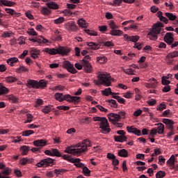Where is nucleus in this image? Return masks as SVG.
<instances>
[{"label": "nucleus", "instance_id": "obj_1", "mask_svg": "<svg viewBox=\"0 0 178 178\" xmlns=\"http://www.w3.org/2000/svg\"><path fill=\"white\" fill-rule=\"evenodd\" d=\"M91 146V142L88 139H85L82 143H77L75 145H71L66 147L64 152L72 154L73 155H80L83 152L88 151V147Z\"/></svg>", "mask_w": 178, "mask_h": 178}, {"label": "nucleus", "instance_id": "obj_2", "mask_svg": "<svg viewBox=\"0 0 178 178\" xmlns=\"http://www.w3.org/2000/svg\"><path fill=\"white\" fill-rule=\"evenodd\" d=\"M97 78L98 80L95 79L93 81L95 86H101V84H102L106 87H109L111 86V84H112V80H113L112 76H111V74L106 72H99Z\"/></svg>", "mask_w": 178, "mask_h": 178}, {"label": "nucleus", "instance_id": "obj_3", "mask_svg": "<svg viewBox=\"0 0 178 178\" xmlns=\"http://www.w3.org/2000/svg\"><path fill=\"white\" fill-rule=\"evenodd\" d=\"M93 120L95 122H99V129L100 133L103 134H108V133H111V128H109V123H108V120L104 117H94Z\"/></svg>", "mask_w": 178, "mask_h": 178}, {"label": "nucleus", "instance_id": "obj_4", "mask_svg": "<svg viewBox=\"0 0 178 178\" xmlns=\"http://www.w3.org/2000/svg\"><path fill=\"white\" fill-rule=\"evenodd\" d=\"M44 51L50 55H62L63 56L70 52V49L60 46L56 49L45 48Z\"/></svg>", "mask_w": 178, "mask_h": 178}, {"label": "nucleus", "instance_id": "obj_5", "mask_svg": "<svg viewBox=\"0 0 178 178\" xmlns=\"http://www.w3.org/2000/svg\"><path fill=\"white\" fill-rule=\"evenodd\" d=\"M162 27H163V24L161 22L156 24L152 28V30L147 34L148 38H149V40H153L154 41L157 40L158 34L161 33Z\"/></svg>", "mask_w": 178, "mask_h": 178}, {"label": "nucleus", "instance_id": "obj_6", "mask_svg": "<svg viewBox=\"0 0 178 178\" xmlns=\"http://www.w3.org/2000/svg\"><path fill=\"white\" fill-rule=\"evenodd\" d=\"M53 165L54 159L51 158H47L41 160L40 162L36 164V166H38V168H42V166L47 168V166H52Z\"/></svg>", "mask_w": 178, "mask_h": 178}, {"label": "nucleus", "instance_id": "obj_7", "mask_svg": "<svg viewBox=\"0 0 178 178\" xmlns=\"http://www.w3.org/2000/svg\"><path fill=\"white\" fill-rule=\"evenodd\" d=\"M63 67L69 72V73H72V74H76L77 73V70L74 68V65L71 64L70 61L65 60L63 62Z\"/></svg>", "mask_w": 178, "mask_h": 178}, {"label": "nucleus", "instance_id": "obj_8", "mask_svg": "<svg viewBox=\"0 0 178 178\" xmlns=\"http://www.w3.org/2000/svg\"><path fill=\"white\" fill-rule=\"evenodd\" d=\"M65 29L67 31L74 33L78 30L77 25L74 21H70L65 24Z\"/></svg>", "mask_w": 178, "mask_h": 178}, {"label": "nucleus", "instance_id": "obj_9", "mask_svg": "<svg viewBox=\"0 0 178 178\" xmlns=\"http://www.w3.org/2000/svg\"><path fill=\"white\" fill-rule=\"evenodd\" d=\"M80 99V97L64 95V101H67V102H74V104H77V102H79Z\"/></svg>", "mask_w": 178, "mask_h": 178}, {"label": "nucleus", "instance_id": "obj_10", "mask_svg": "<svg viewBox=\"0 0 178 178\" xmlns=\"http://www.w3.org/2000/svg\"><path fill=\"white\" fill-rule=\"evenodd\" d=\"M108 116L113 119H116V120H120V119H124V118H126V112L120 111L118 113H111L108 114Z\"/></svg>", "mask_w": 178, "mask_h": 178}, {"label": "nucleus", "instance_id": "obj_11", "mask_svg": "<svg viewBox=\"0 0 178 178\" xmlns=\"http://www.w3.org/2000/svg\"><path fill=\"white\" fill-rule=\"evenodd\" d=\"M164 41L168 45H172L173 41H175V38H173V33L171 32L167 33L164 36Z\"/></svg>", "mask_w": 178, "mask_h": 178}, {"label": "nucleus", "instance_id": "obj_12", "mask_svg": "<svg viewBox=\"0 0 178 178\" xmlns=\"http://www.w3.org/2000/svg\"><path fill=\"white\" fill-rule=\"evenodd\" d=\"M163 123L166 124L167 129H169V130L172 131L174 127L173 125L175 124V122L172 120H169L168 118H163L162 120Z\"/></svg>", "mask_w": 178, "mask_h": 178}, {"label": "nucleus", "instance_id": "obj_13", "mask_svg": "<svg viewBox=\"0 0 178 178\" xmlns=\"http://www.w3.org/2000/svg\"><path fill=\"white\" fill-rule=\"evenodd\" d=\"M0 172V178H10V175L12 173V169L9 168H4L3 170Z\"/></svg>", "mask_w": 178, "mask_h": 178}, {"label": "nucleus", "instance_id": "obj_14", "mask_svg": "<svg viewBox=\"0 0 178 178\" xmlns=\"http://www.w3.org/2000/svg\"><path fill=\"white\" fill-rule=\"evenodd\" d=\"M38 81L29 79L26 83V86L32 88H38Z\"/></svg>", "mask_w": 178, "mask_h": 178}, {"label": "nucleus", "instance_id": "obj_15", "mask_svg": "<svg viewBox=\"0 0 178 178\" xmlns=\"http://www.w3.org/2000/svg\"><path fill=\"white\" fill-rule=\"evenodd\" d=\"M102 94L106 97H109V95H112V97H113V95H119V93L112 92V89L111 88H106L104 90H102Z\"/></svg>", "mask_w": 178, "mask_h": 178}, {"label": "nucleus", "instance_id": "obj_16", "mask_svg": "<svg viewBox=\"0 0 178 178\" xmlns=\"http://www.w3.org/2000/svg\"><path fill=\"white\" fill-rule=\"evenodd\" d=\"M33 145H35V147H40L41 148H42V147H45L47 145V140L44 139L34 140Z\"/></svg>", "mask_w": 178, "mask_h": 178}, {"label": "nucleus", "instance_id": "obj_17", "mask_svg": "<svg viewBox=\"0 0 178 178\" xmlns=\"http://www.w3.org/2000/svg\"><path fill=\"white\" fill-rule=\"evenodd\" d=\"M86 44L88 45V47H90V49L94 50L99 49V48L101 47V44L93 42H86Z\"/></svg>", "mask_w": 178, "mask_h": 178}, {"label": "nucleus", "instance_id": "obj_18", "mask_svg": "<svg viewBox=\"0 0 178 178\" xmlns=\"http://www.w3.org/2000/svg\"><path fill=\"white\" fill-rule=\"evenodd\" d=\"M81 159H74L72 161V163H74V165L76 168H81V169H83L86 165H84V163L81 162Z\"/></svg>", "mask_w": 178, "mask_h": 178}, {"label": "nucleus", "instance_id": "obj_19", "mask_svg": "<svg viewBox=\"0 0 178 178\" xmlns=\"http://www.w3.org/2000/svg\"><path fill=\"white\" fill-rule=\"evenodd\" d=\"M109 34H111V35H114L115 37H120V35L123 34V31L118 29H111L110 31Z\"/></svg>", "mask_w": 178, "mask_h": 178}, {"label": "nucleus", "instance_id": "obj_20", "mask_svg": "<svg viewBox=\"0 0 178 178\" xmlns=\"http://www.w3.org/2000/svg\"><path fill=\"white\" fill-rule=\"evenodd\" d=\"M83 66L86 73L92 72V65L90 63H83Z\"/></svg>", "mask_w": 178, "mask_h": 178}, {"label": "nucleus", "instance_id": "obj_21", "mask_svg": "<svg viewBox=\"0 0 178 178\" xmlns=\"http://www.w3.org/2000/svg\"><path fill=\"white\" fill-rule=\"evenodd\" d=\"M54 98L56 99V101H58L59 102H63L65 95L63 93L57 92L54 94Z\"/></svg>", "mask_w": 178, "mask_h": 178}, {"label": "nucleus", "instance_id": "obj_22", "mask_svg": "<svg viewBox=\"0 0 178 178\" xmlns=\"http://www.w3.org/2000/svg\"><path fill=\"white\" fill-rule=\"evenodd\" d=\"M31 56L33 59H37L38 58V56L40 55V50H38L37 49H33L30 51Z\"/></svg>", "mask_w": 178, "mask_h": 178}, {"label": "nucleus", "instance_id": "obj_23", "mask_svg": "<svg viewBox=\"0 0 178 178\" xmlns=\"http://www.w3.org/2000/svg\"><path fill=\"white\" fill-rule=\"evenodd\" d=\"M114 140L116 143H124L127 140V137L126 136H115Z\"/></svg>", "mask_w": 178, "mask_h": 178}, {"label": "nucleus", "instance_id": "obj_24", "mask_svg": "<svg viewBox=\"0 0 178 178\" xmlns=\"http://www.w3.org/2000/svg\"><path fill=\"white\" fill-rule=\"evenodd\" d=\"M108 119L110 120V122H112V123L114 124V126L115 127H123V124L122 123H119L118 122H119V120H116V119L113 118L110 116H108Z\"/></svg>", "mask_w": 178, "mask_h": 178}, {"label": "nucleus", "instance_id": "obj_25", "mask_svg": "<svg viewBox=\"0 0 178 178\" xmlns=\"http://www.w3.org/2000/svg\"><path fill=\"white\" fill-rule=\"evenodd\" d=\"M0 5L2 6H14L15 2L10 1L9 0H0Z\"/></svg>", "mask_w": 178, "mask_h": 178}, {"label": "nucleus", "instance_id": "obj_26", "mask_svg": "<svg viewBox=\"0 0 178 178\" xmlns=\"http://www.w3.org/2000/svg\"><path fill=\"white\" fill-rule=\"evenodd\" d=\"M47 8L49 9H59V6L58 3L54 2V1H50L46 3Z\"/></svg>", "mask_w": 178, "mask_h": 178}, {"label": "nucleus", "instance_id": "obj_27", "mask_svg": "<svg viewBox=\"0 0 178 178\" xmlns=\"http://www.w3.org/2000/svg\"><path fill=\"white\" fill-rule=\"evenodd\" d=\"M78 24L80 27H82L83 29H87V27H88V24H87V21H86L83 18H81L78 20Z\"/></svg>", "mask_w": 178, "mask_h": 178}, {"label": "nucleus", "instance_id": "obj_28", "mask_svg": "<svg viewBox=\"0 0 178 178\" xmlns=\"http://www.w3.org/2000/svg\"><path fill=\"white\" fill-rule=\"evenodd\" d=\"M156 126H158L157 127V132L159 134H163V131H165V125L159 122L156 124Z\"/></svg>", "mask_w": 178, "mask_h": 178}, {"label": "nucleus", "instance_id": "obj_29", "mask_svg": "<svg viewBox=\"0 0 178 178\" xmlns=\"http://www.w3.org/2000/svg\"><path fill=\"white\" fill-rule=\"evenodd\" d=\"M118 156L122 158H127L129 156V152L125 149H122L118 151Z\"/></svg>", "mask_w": 178, "mask_h": 178}, {"label": "nucleus", "instance_id": "obj_30", "mask_svg": "<svg viewBox=\"0 0 178 178\" xmlns=\"http://www.w3.org/2000/svg\"><path fill=\"white\" fill-rule=\"evenodd\" d=\"M6 62L8 65H10V66H13L14 63L19 62V58L16 57L10 58L7 59Z\"/></svg>", "mask_w": 178, "mask_h": 178}, {"label": "nucleus", "instance_id": "obj_31", "mask_svg": "<svg viewBox=\"0 0 178 178\" xmlns=\"http://www.w3.org/2000/svg\"><path fill=\"white\" fill-rule=\"evenodd\" d=\"M47 84H48V81L42 79L39 82L38 81V88H44L47 87Z\"/></svg>", "mask_w": 178, "mask_h": 178}, {"label": "nucleus", "instance_id": "obj_32", "mask_svg": "<svg viewBox=\"0 0 178 178\" xmlns=\"http://www.w3.org/2000/svg\"><path fill=\"white\" fill-rule=\"evenodd\" d=\"M20 151H22V155H27L30 151V147L24 145L20 147Z\"/></svg>", "mask_w": 178, "mask_h": 178}, {"label": "nucleus", "instance_id": "obj_33", "mask_svg": "<svg viewBox=\"0 0 178 178\" xmlns=\"http://www.w3.org/2000/svg\"><path fill=\"white\" fill-rule=\"evenodd\" d=\"M5 10H6V13H9V15H11V16L19 17V15H20V13H16V11H15V10H13L12 8H6Z\"/></svg>", "mask_w": 178, "mask_h": 178}, {"label": "nucleus", "instance_id": "obj_34", "mask_svg": "<svg viewBox=\"0 0 178 178\" xmlns=\"http://www.w3.org/2000/svg\"><path fill=\"white\" fill-rule=\"evenodd\" d=\"M36 42H38V44H47L49 41L43 36H40V38H36Z\"/></svg>", "mask_w": 178, "mask_h": 178}, {"label": "nucleus", "instance_id": "obj_35", "mask_svg": "<svg viewBox=\"0 0 178 178\" xmlns=\"http://www.w3.org/2000/svg\"><path fill=\"white\" fill-rule=\"evenodd\" d=\"M175 159H175V154H172L166 162L167 166H170V165H175Z\"/></svg>", "mask_w": 178, "mask_h": 178}, {"label": "nucleus", "instance_id": "obj_36", "mask_svg": "<svg viewBox=\"0 0 178 178\" xmlns=\"http://www.w3.org/2000/svg\"><path fill=\"white\" fill-rule=\"evenodd\" d=\"M41 13H42V15L44 16H48L51 15V10L47 7H43L41 10Z\"/></svg>", "mask_w": 178, "mask_h": 178}, {"label": "nucleus", "instance_id": "obj_37", "mask_svg": "<svg viewBox=\"0 0 178 178\" xmlns=\"http://www.w3.org/2000/svg\"><path fill=\"white\" fill-rule=\"evenodd\" d=\"M1 86L2 85L0 83V95H3V94H8V92H9V90L6 87Z\"/></svg>", "mask_w": 178, "mask_h": 178}, {"label": "nucleus", "instance_id": "obj_38", "mask_svg": "<svg viewBox=\"0 0 178 178\" xmlns=\"http://www.w3.org/2000/svg\"><path fill=\"white\" fill-rule=\"evenodd\" d=\"M6 83H15L17 81V78L15 76H8L5 78Z\"/></svg>", "mask_w": 178, "mask_h": 178}, {"label": "nucleus", "instance_id": "obj_39", "mask_svg": "<svg viewBox=\"0 0 178 178\" xmlns=\"http://www.w3.org/2000/svg\"><path fill=\"white\" fill-rule=\"evenodd\" d=\"M165 15L169 19V20H176V19H177V17L172 13H165Z\"/></svg>", "mask_w": 178, "mask_h": 178}, {"label": "nucleus", "instance_id": "obj_40", "mask_svg": "<svg viewBox=\"0 0 178 178\" xmlns=\"http://www.w3.org/2000/svg\"><path fill=\"white\" fill-rule=\"evenodd\" d=\"M51 111H52V106L51 105L46 106L42 109V112L46 114L49 113Z\"/></svg>", "mask_w": 178, "mask_h": 178}, {"label": "nucleus", "instance_id": "obj_41", "mask_svg": "<svg viewBox=\"0 0 178 178\" xmlns=\"http://www.w3.org/2000/svg\"><path fill=\"white\" fill-rule=\"evenodd\" d=\"M97 60L99 63H105L107 62L108 58L105 56L97 57Z\"/></svg>", "mask_w": 178, "mask_h": 178}, {"label": "nucleus", "instance_id": "obj_42", "mask_svg": "<svg viewBox=\"0 0 178 178\" xmlns=\"http://www.w3.org/2000/svg\"><path fill=\"white\" fill-rule=\"evenodd\" d=\"M122 72H124V73H126V74H129L131 76L134 75V72H136V70H133V68H129V69H123Z\"/></svg>", "mask_w": 178, "mask_h": 178}, {"label": "nucleus", "instance_id": "obj_43", "mask_svg": "<svg viewBox=\"0 0 178 178\" xmlns=\"http://www.w3.org/2000/svg\"><path fill=\"white\" fill-rule=\"evenodd\" d=\"M34 120V116L31 113L26 114V120H25L24 123H31Z\"/></svg>", "mask_w": 178, "mask_h": 178}, {"label": "nucleus", "instance_id": "obj_44", "mask_svg": "<svg viewBox=\"0 0 178 178\" xmlns=\"http://www.w3.org/2000/svg\"><path fill=\"white\" fill-rule=\"evenodd\" d=\"M113 98H114V99H117L120 104H125L126 102V100L124 98H122L120 96H116L114 95H113Z\"/></svg>", "mask_w": 178, "mask_h": 178}, {"label": "nucleus", "instance_id": "obj_45", "mask_svg": "<svg viewBox=\"0 0 178 178\" xmlns=\"http://www.w3.org/2000/svg\"><path fill=\"white\" fill-rule=\"evenodd\" d=\"M84 31L85 33H86V34H88V35H93L95 37H97V35H98V33L95 32V31L85 29Z\"/></svg>", "mask_w": 178, "mask_h": 178}, {"label": "nucleus", "instance_id": "obj_46", "mask_svg": "<svg viewBox=\"0 0 178 178\" xmlns=\"http://www.w3.org/2000/svg\"><path fill=\"white\" fill-rule=\"evenodd\" d=\"M152 81L153 82H150L149 83H148L147 85V87H148L149 88H155L158 82H156V81L154 78H152Z\"/></svg>", "mask_w": 178, "mask_h": 178}, {"label": "nucleus", "instance_id": "obj_47", "mask_svg": "<svg viewBox=\"0 0 178 178\" xmlns=\"http://www.w3.org/2000/svg\"><path fill=\"white\" fill-rule=\"evenodd\" d=\"M52 156H62V154L60 153L58 149H51Z\"/></svg>", "mask_w": 178, "mask_h": 178}, {"label": "nucleus", "instance_id": "obj_48", "mask_svg": "<svg viewBox=\"0 0 178 178\" xmlns=\"http://www.w3.org/2000/svg\"><path fill=\"white\" fill-rule=\"evenodd\" d=\"M166 176V172L165 171L160 170L156 174V178H163Z\"/></svg>", "mask_w": 178, "mask_h": 178}, {"label": "nucleus", "instance_id": "obj_49", "mask_svg": "<svg viewBox=\"0 0 178 178\" xmlns=\"http://www.w3.org/2000/svg\"><path fill=\"white\" fill-rule=\"evenodd\" d=\"M63 22H65V17H60L58 19H54V23L55 24H62V23H63Z\"/></svg>", "mask_w": 178, "mask_h": 178}, {"label": "nucleus", "instance_id": "obj_50", "mask_svg": "<svg viewBox=\"0 0 178 178\" xmlns=\"http://www.w3.org/2000/svg\"><path fill=\"white\" fill-rule=\"evenodd\" d=\"M31 134H34V131L27 130L22 132V136L24 137H29V136H31Z\"/></svg>", "mask_w": 178, "mask_h": 178}, {"label": "nucleus", "instance_id": "obj_51", "mask_svg": "<svg viewBox=\"0 0 178 178\" xmlns=\"http://www.w3.org/2000/svg\"><path fill=\"white\" fill-rule=\"evenodd\" d=\"M172 115V113H170V110L168 109L165 110V111H163V113L161 115L162 118H170V116Z\"/></svg>", "mask_w": 178, "mask_h": 178}, {"label": "nucleus", "instance_id": "obj_52", "mask_svg": "<svg viewBox=\"0 0 178 178\" xmlns=\"http://www.w3.org/2000/svg\"><path fill=\"white\" fill-rule=\"evenodd\" d=\"M108 26L110 29H111V30L119 29V26H118V25H116V24H115L113 21H110V22L108 23Z\"/></svg>", "mask_w": 178, "mask_h": 178}, {"label": "nucleus", "instance_id": "obj_53", "mask_svg": "<svg viewBox=\"0 0 178 178\" xmlns=\"http://www.w3.org/2000/svg\"><path fill=\"white\" fill-rule=\"evenodd\" d=\"M106 102H108L109 104H111L113 108H118V103L116 102V100L108 99L106 100Z\"/></svg>", "mask_w": 178, "mask_h": 178}, {"label": "nucleus", "instance_id": "obj_54", "mask_svg": "<svg viewBox=\"0 0 178 178\" xmlns=\"http://www.w3.org/2000/svg\"><path fill=\"white\" fill-rule=\"evenodd\" d=\"M157 111L162 112L163 109H166V104L165 103H161L156 108Z\"/></svg>", "mask_w": 178, "mask_h": 178}, {"label": "nucleus", "instance_id": "obj_55", "mask_svg": "<svg viewBox=\"0 0 178 178\" xmlns=\"http://www.w3.org/2000/svg\"><path fill=\"white\" fill-rule=\"evenodd\" d=\"M8 99L9 101H11V102H13V104L19 102V99L14 95H10Z\"/></svg>", "mask_w": 178, "mask_h": 178}, {"label": "nucleus", "instance_id": "obj_56", "mask_svg": "<svg viewBox=\"0 0 178 178\" xmlns=\"http://www.w3.org/2000/svg\"><path fill=\"white\" fill-rule=\"evenodd\" d=\"M83 175H85V176H90V173H91V171L90 170V169H88V168H87V166L83 167Z\"/></svg>", "mask_w": 178, "mask_h": 178}, {"label": "nucleus", "instance_id": "obj_57", "mask_svg": "<svg viewBox=\"0 0 178 178\" xmlns=\"http://www.w3.org/2000/svg\"><path fill=\"white\" fill-rule=\"evenodd\" d=\"M54 91H65V86L58 85L54 88Z\"/></svg>", "mask_w": 178, "mask_h": 178}, {"label": "nucleus", "instance_id": "obj_58", "mask_svg": "<svg viewBox=\"0 0 178 178\" xmlns=\"http://www.w3.org/2000/svg\"><path fill=\"white\" fill-rule=\"evenodd\" d=\"M63 158L65 160L67 161L68 162H71L72 163L74 159L72 158V156L67 155V154H64L62 156Z\"/></svg>", "mask_w": 178, "mask_h": 178}, {"label": "nucleus", "instance_id": "obj_59", "mask_svg": "<svg viewBox=\"0 0 178 178\" xmlns=\"http://www.w3.org/2000/svg\"><path fill=\"white\" fill-rule=\"evenodd\" d=\"M138 40H140V36L138 35H135V36H130L129 38V41H131L132 42H137V41H138Z\"/></svg>", "mask_w": 178, "mask_h": 178}, {"label": "nucleus", "instance_id": "obj_60", "mask_svg": "<svg viewBox=\"0 0 178 178\" xmlns=\"http://www.w3.org/2000/svg\"><path fill=\"white\" fill-rule=\"evenodd\" d=\"M178 56V51H174L172 53H169L168 55V58L173 59V58H177Z\"/></svg>", "mask_w": 178, "mask_h": 178}, {"label": "nucleus", "instance_id": "obj_61", "mask_svg": "<svg viewBox=\"0 0 178 178\" xmlns=\"http://www.w3.org/2000/svg\"><path fill=\"white\" fill-rule=\"evenodd\" d=\"M67 172V170L66 169H55L54 170V173L56 175H61V173H66Z\"/></svg>", "mask_w": 178, "mask_h": 178}, {"label": "nucleus", "instance_id": "obj_62", "mask_svg": "<svg viewBox=\"0 0 178 178\" xmlns=\"http://www.w3.org/2000/svg\"><path fill=\"white\" fill-rule=\"evenodd\" d=\"M57 109H58L59 111H69V109H70V107L67 106H58Z\"/></svg>", "mask_w": 178, "mask_h": 178}, {"label": "nucleus", "instance_id": "obj_63", "mask_svg": "<svg viewBox=\"0 0 178 178\" xmlns=\"http://www.w3.org/2000/svg\"><path fill=\"white\" fill-rule=\"evenodd\" d=\"M12 34H13V33H12V31H6L3 33V38H9L10 37V35H12Z\"/></svg>", "mask_w": 178, "mask_h": 178}, {"label": "nucleus", "instance_id": "obj_64", "mask_svg": "<svg viewBox=\"0 0 178 178\" xmlns=\"http://www.w3.org/2000/svg\"><path fill=\"white\" fill-rule=\"evenodd\" d=\"M27 68H26L24 66H20L17 69V73H21V72H27Z\"/></svg>", "mask_w": 178, "mask_h": 178}]
</instances>
